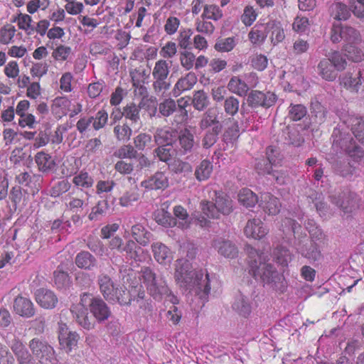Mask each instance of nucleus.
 I'll return each instance as SVG.
<instances>
[{"mask_svg": "<svg viewBox=\"0 0 364 364\" xmlns=\"http://www.w3.org/2000/svg\"><path fill=\"white\" fill-rule=\"evenodd\" d=\"M249 273L255 279H261L264 285L277 291H284L286 282L282 274L271 264H267L268 255L252 246H247Z\"/></svg>", "mask_w": 364, "mask_h": 364, "instance_id": "1", "label": "nucleus"}, {"mask_svg": "<svg viewBox=\"0 0 364 364\" xmlns=\"http://www.w3.org/2000/svg\"><path fill=\"white\" fill-rule=\"evenodd\" d=\"M301 230V225L291 218H285L282 221L280 230L284 241L294 247L303 257L311 262L318 261L322 256L316 243L319 239L309 238L306 233L300 232Z\"/></svg>", "mask_w": 364, "mask_h": 364, "instance_id": "2", "label": "nucleus"}, {"mask_svg": "<svg viewBox=\"0 0 364 364\" xmlns=\"http://www.w3.org/2000/svg\"><path fill=\"white\" fill-rule=\"evenodd\" d=\"M176 284L185 291L194 293L201 300H206L210 291L209 274L205 278L202 271L192 269L188 261L183 259H177L174 272Z\"/></svg>", "mask_w": 364, "mask_h": 364, "instance_id": "3", "label": "nucleus"}, {"mask_svg": "<svg viewBox=\"0 0 364 364\" xmlns=\"http://www.w3.org/2000/svg\"><path fill=\"white\" fill-rule=\"evenodd\" d=\"M330 38L333 43L344 41L343 51L348 60L356 63L363 60L364 53L357 46L361 42V36L355 28L336 23L332 25Z\"/></svg>", "mask_w": 364, "mask_h": 364, "instance_id": "4", "label": "nucleus"}, {"mask_svg": "<svg viewBox=\"0 0 364 364\" xmlns=\"http://www.w3.org/2000/svg\"><path fill=\"white\" fill-rule=\"evenodd\" d=\"M140 280L149 294L156 301L165 299L173 304L178 303V298L172 293L166 282L162 278H157L156 273L150 267H144L141 269Z\"/></svg>", "mask_w": 364, "mask_h": 364, "instance_id": "5", "label": "nucleus"}, {"mask_svg": "<svg viewBox=\"0 0 364 364\" xmlns=\"http://www.w3.org/2000/svg\"><path fill=\"white\" fill-rule=\"evenodd\" d=\"M80 304L89 309L98 322L107 320L111 315V311L107 304L100 297H95L90 293H83L80 296Z\"/></svg>", "mask_w": 364, "mask_h": 364, "instance_id": "6", "label": "nucleus"}, {"mask_svg": "<svg viewBox=\"0 0 364 364\" xmlns=\"http://www.w3.org/2000/svg\"><path fill=\"white\" fill-rule=\"evenodd\" d=\"M71 105V100L68 97L65 96L57 97L52 102L50 110L57 119H60L68 114L70 117H73L82 112V106L80 103L74 105L72 109Z\"/></svg>", "mask_w": 364, "mask_h": 364, "instance_id": "7", "label": "nucleus"}, {"mask_svg": "<svg viewBox=\"0 0 364 364\" xmlns=\"http://www.w3.org/2000/svg\"><path fill=\"white\" fill-rule=\"evenodd\" d=\"M28 347L38 364L53 363L55 359V350L47 342L34 338L29 341Z\"/></svg>", "mask_w": 364, "mask_h": 364, "instance_id": "8", "label": "nucleus"}, {"mask_svg": "<svg viewBox=\"0 0 364 364\" xmlns=\"http://www.w3.org/2000/svg\"><path fill=\"white\" fill-rule=\"evenodd\" d=\"M169 69V64L166 60L161 59L156 62L152 70V76L154 79L153 88L156 92L159 93L168 89L169 84L166 82V79L170 72Z\"/></svg>", "mask_w": 364, "mask_h": 364, "instance_id": "9", "label": "nucleus"}, {"mask_svg": "<svg viewBox=\"0 0 364 364\" xmlns=\"http://www.w3.org/2000/svg\"><path fill=\"white\" fill-rule=\"evenodd\" d=\"M80 335L76 331L69 329L65 323H60L58 328V341L61 349L70 353L77 347Z\"/></svg>", "mask_w": 364, "mask_h": 364, "instance_id": "10", "label": "nucleus"}, {"mask_svg": "<svg viewBox=\"0 0 364 364\" xmlns=\"http://www.w3.org/2000/svg\"><path fill=\"white\" fill-rule=\"evenodd\" d=\"M267 159H259L255 165V168L259 175H271L273 166H277L280 161L278 150L269 146L266 150Z\"/></svg>", "mask_w": 364, "mask_h": 364, "instance_id": "11", "label": "nucleus"}, {"mask_svg": "<svg viewBox=\"0 0 364 364\" xmlns=\"http://www.w3.org/2000/svg\"><path fill=\"white\" fill-rule=\"evenodd\" d=\"M200 208L202 212L208 218L218 219L221 215H225V211L228 209V202L225 197L216 196L215 203L202 200Z\"/></svg>", "mask_w": 364, "mask_h": 364, "instance_id": "12", "label": "nucleus"}, {"mask_svg": "<svg viewBox=\"0 0 364 364\" xmlns=\"http://www.w3.org/2000/svg\"><path fill=\"white\" fill-rule=\"evenodd\" d=\"M43 178L40 175L30 173L28 172H21L16 176V181L24 187L28 194L33 196L37 194L41 188Z\"/></svg>", "mask_w": 364, "mask_h": 364, "instance_id": "13", "label": "nucleus"}, {"mask_svg": "<svg viewBox=\"0 0 364 364\" xmlns=\"http://www.w3.org/2000/svg\"><path fill=\"white\" fill-rule=\"evenodd\" d=\"M269 228L259 218H252L247 221L244 233L248 238L260 240L269 233Z\"/></svg>", "mask_w": 364, "mask_h": 364, "instance_id": "14", "label": "nucleus"}, {"mask_svg": "<svg viewBox=\"0 0 364 364\" xmlns=\"http://www.w3.org/2000/svg\"><path fill=\"white\" fill-rule=\"evenodd\" d=\"M277 99L276 95L273 92L253 90L249 94L247 102L252 107H262L267 108L274 105Z\"/></svg>", "mask_w": 364, "mask_h": 364, "instance_id": "15", "label": "nucleus"}, {"mask_svg": "<svg viewBox=\"0 0 364 364\" xmlns=\"http://www.w3.org/2000/svg\"><path fill=\"white\" fill-rule=\"evenodd\" d=\"M11 349L16 358L18 364H36L31 354L20 339L15 338L12 341Z\"/></svg>", "mask_w": 364, "mask_h": 364, "instance_id": "16", "label": "nucleus"}, {"mask_svg": "<svg viewBox=\"0 0 364 364\" xmlns=\"http://www.w3.org/2000/svg\"><path fill=\"white\" fill-rule=\"evenodd\" d=\"M35 299L40 306L46 309H54L58 299L55 294L47 289L41 288L35 293Z\"/></svg>", "mask_w": 364, "mask_h": 364, "instance_id": "17", "label": "nucleus"}, {"mask_svg": "<svg viewBox=\"0 0 364 364\" xmlns=\"http://www.w3.org/2000/svg\"><path fill=\"white\" fill-rule=\"evenodd\" d=\"M259 206L269 215H275L280 211L281 203L279 199L269 193H263L260 196Z\"/></svg>", "mask_w": 364, "mask_h": 364, "instance_id": "18", "label": "nucleus"}, {"mask_svg": "<svg viewBox=\"0 0 364 364\" xmlns=\"http://www.w3.org/2000/svg\"><path fill=\"white\" fill-rule=\"evenodd\" d=\"M151 249L155 260L160 264H166L173 259L171 250L161 242H155L151 244Z\"/></svg>", "mask_w": 364, "mask_h": 364, "instance_id": "19", "label": "nucleus"}, {"mask_svg": "<svg viewBox=\"0 0 364 364\" xmlns=\"http://www.w3.org/2000/svg\"><path fill=\"white\" fill-rule=\"evenodd\" d=\"M14 312L25 318H31L35 314V308L33 302L28 298L18 296L14 301Z\"/></svg>", "mask_w": 364, "mask_h": 364, "instance_id": "20", "label": "nucleus"}, {"mask_svg": "<svg viewBox=\"0 0 364 364\" xmlns=\"http://www.w3.org/2000/svg\"><path fill=\"white\" fill-rule=\"evenodd\" d=\"M168 186V177L161 171H157L154 175L141 183V186L146 190L165 189Z\"/></svg>", "mask_w": 364, "mask_h": 364, "instance_id": "21", "label": "nucleus"}, {"mask_svg": "<svg viewBox=\"0 0 364 364\" xmlns=\"http://www.w3.org/2000/svg\"><path fill=\"white\" fill-rule=\"evenodd\" d=\"M335 144H338L341 150L348 153L350 156L355 157L356 159L363 156V151L355 144V141L351 137L334 139L333 145Z\"/></svg>", "mask_w": 364, "mask_h": 364, "instance_id": "22", "label": "nucleus"}, {"mask_svg": "<svg viewBox=\"0 0 364 364\" xmlns=\"http://www.w3.org/2000/svg\"><path fill=\"white\" fill-rule=\"evenodd\" d=\"M70 311L72 314L75 315L76 321L82 328L90 330L95 327V321H92L87 312V308H83L80 304L71 306Z\"/></svg>", "mask_w": 364, "mask_h": 364, "instance_id": "23", "label": "nucleus"}, {"mask_svg": "<svg viewBox=\"0 0 364 364\" xmlns=\"http://www.w3.org/2000/svg\"><path fill=\"white\" fill-rule=\"evenodd\" d=\"M197 80V76L194 73H188L185 76L178 79L175 84L173 90V95L178 96L183 92L190 90L196 84Z\"/></svg>", "mask_w": 364, "mask_h": 364, "instance_id": "24", "label": "nucleus"}, {"mask_svg": "<svg viewBox=\"0 0 364 364\" xmlns=\"http://www.w3.org/2000/svg\"><path fill=\"white\" fill-rule=\"evenodd\" d=\"M364 79V73L360 70L355 75L351 73H346L340 77L341 85L351 92H357L361 85V80Z\"/></svg>", "mask_w": 364, "mask_h": 364, "instance_id": "25", "label": "nucleus"}, {"mask_svg": "<svg viewBox=\"0 0 364 364\" xmlns=\"http://www.w3.org/2000/svg\"><path fill=\"white\" fill-rule=\"evenodd\" d=\"M9 194V199L13 204L15 210L18 208H23L26 206L28 203V193L24 191L23 192L22 188L18 186H16L11 188Z\"/></svg>", "mask_w": 364, "mask_h": 364, "instance_id": "26", "label": "nucleus"}, {"mask_svg": "<svg viewBox=\"0 0 364 364\" xmlns=\"http://www.w3.org/2000/svg\"><path fill=\"white\" fill-rule=\"evenodd\" d=\"M129 75L132 78L133 87L136 89H139L141 95L146 93V88L144 86V83L149 76L147 71L144 68H138L132 70L129 72Z\"/></svg>", "mask_w": 364, "mask_h": 364, "instance_id": "27", "label": "nucleus"}, {"mask_svg": "<svg viewBox=\"0 0 364 364\" xmlns=\"http://www.w3.org/2000/svg\"><path fill=\"white\" fill-rule=\"evenodd\" d=\"M344 123L351 127L352 132L356 139L364 144V119L356 116H349Z\"/></svg>", "mask_w": 364, "mask_h": 364, "instance_id": "28", "label": "nucleus"}, {"mask_svg": "<svg viewBox=\"0 0 364 364\" xmlns=\"http://www.w3.org/2000/svg\"><path fill=\"white\" fill-rule=\"evenodd\" d=\"M98 284L104 298L109 302L113 300L116 288L112 279L107 274H100L98 277Z\"/></svg>", "mask_w": 364, "mask_h": 364, "instance_id": "29", "label": "nucleus"}, {"mask_svg": "<svg viewBox=\"0 0 364 364\" xmlns=\"http://www.w3.org/2000/svg\"><path fill=\"white\" fill-rule=\"evenodd\" d=\"M318 73L326 81H333L338 76V72L327 58L320 60L317 66Z\"/></svg>", "mask_w": 364, "mask_h": 364, "instance_id": "30", "label": "nucleus"}, {"mask_svg": "<svg viewBox=\"0 0 364 364\" xmlns=\"http://www.w3.org/2000/svg\"><path fill=\"white\" fill-rule=\"evenodd\" d=\"M140 194L136 186L127 187L119 198V203L122 207H129L139 200Z\"/></svg>", "mask_w": 364, "mask_h": 364, "instance_id": "31", "label": "nucleus"}, {"mask_svg": "<svg viewBox=\"0 0 364 364\" xmlns=\"http://www.w3.org/2000/svg\"><path fill=\"white\" fill-rule=\"evenodd\" d=\"M136 291V287H132L131 290L123 289L121 288H116L114 294L113 300H110L109 302L118 303L120 305H128L131 301L134 299L135 294Z\"/></svg>", "mask_w": 364, "mask_h": 364, "instance_id": "32", "label": "nucleus"}, {"mask_svg": "<svg viewBox=\"0 0 364 364\" xmlns=\"http://www.w3.org/2000/svg\"><path fill=\"white\" fill-rule=\"evenodd\" d=\"M132 235L137 243L142 246H147L151 240V233L146 230L140 223L132 227Z\"/></svg>", "mask_w": 364, "mask_h": 364, "instance_id": "33", "label": "nucleus"}, {"mask_svg": "<svg viewBox=\"0 0 364 364\" xmlns=\"http://www.w3.org/2000/svg\"><path fill=\"white\" fill-rule=\"evenodd\" d=\"M75 262L77 267L88 270L94 268L97 264L95 257L87 251L79 252L75 257Z\"/></svg>", "mask_w": 364, "mask_h": 364, "instance_id": "34", "label": "nucleus"}, {"mask_svg": "<svg viewBox=\"0 0 364 364\" xmlns=\"http://www.w3.org/2000/svg\"><path fill=\"white\" fill-rule=\"evenodd\" d=\"M167 208L168 205L166 206V208L162 207L157 210L154 213V220L160 225L165 228H171L176 225V220L166 210Z\"/></svg>", "mask_w": 364, "mask_h": 364, "instance_id": "35", "label": "nucleus"}, {"mask_svg": "<svg viewBox=\"0 0 364 364\" xmlns=\"http://www.w3.org/2000/svg\"><path fill=\"white\" fill-rule=\"evenodd\" d=\"M232 307L233 310L237 311L240 316L245 318L248 317L252 311V306L250 302V299L242 294H240L237 296Z\"/></svg>", "mask_w": 364, "mask_h": 364, "instance_id": "36", "label": "nucleus"}, {"mask_svg": "<svg viewBox=\"0 0 364 364\" xmlns=\"http://www.w3.org/2000/svg\"><path fill=\"white\" fill-rule=\"evenodd\" d=\"M178 141L183 154L191 152L195 143L193 134L188 129L181 130L178 135Z\"/></svg>", "mask_w": 364, "mask_h": 364, "instance_id": "37", "label": "nucleus"}, {"mask_svg": "<svg viewBox=\"0 0 364 364\" xmlns=\"http://www.w3.org/2000/svg\"><path fill=\"white\" fill-rule=\"evenodd\" d=\"M146 6L141 4L137 6L135 11L129 16V21L127 24V27H132L134 24L136 28H141L143 26V21L148 14Z\"/></svg>", "mask_w": 364, "mask_h": 364, "instance_id": "38", "label": "nucleus"}, {"mask_svg": "<svg viewBox=\"0 0 364 364\" xmlns=\"http://www.w3.org/2000/svg\"><path fill=\"white\" fill-rule=\"evenodd\" d=\"M72 182L77 188L88 189L92 187L94 179L87 171L82 170L75 173Z\"/></svg>", "mask_w": 364, "mask_h": 364, "instance_id": "39", "label": "nucleus"}, {"mask_svg": "<svg viewBox=\"0 0 364 364\" xmlns=\"http://www.w3.org/2000/svg\"><path fill=\"white\" fill-rule=\"evenodd\" d=\"M267 27L271 41L274 45L278 44L284 39V31L280 22L272 21L268 23Z\"/></svg>", "mask_w": 364, "mask_h": 364, "instance_id": "40", "label": "nucleus"}, {"mask_svg": "<svg viewBox=\"0 0 364 364\" xmlns=\"http://www.w3.org/2000/svg\"><path fill=\"white\" fill-rule=\"evenodd\" d=\"M181 26L180 18L173 14L168 15L164 20V31L168 36H173L179 31Z\"/></svg>", "mask_w": 364, "mask_h": 364, "instance_id": "41", "label": "nucleus"}, {"mask_svg": "<svg viewBox=\"0 0 364 364\" xmlns=\"http://www.w3.org/2000/svg\"><path fill=\"white\" fill-rule=\"evenodd\" d=\"M331 16L336 20L337 21L334 22L333 25L336 23H339L340 21H346L347 20L350 16V11L347 8V6L338 2L333 4L331 7Z\"/></svg>", "mask_w": 364, "mask_h": 364, "instance_id": "42", "label": "nucleus"}, {"mask_svg": "<svg viewBox=\"0 0 364 364\" xmlns=\"http://www.w3.org/2000/svg\"><path fill=\"white\" fill-rule=\"evenodd\" d=\"M32 21L31 16L22 13L17 14L14 19V22L17 23L18 28L24 31L28 36L33 34V26L31 25Z\"/></svg>", "mask_w": 364, "mask_h": 364, "instance_id": "43", "label": "nucleus"}, {"mask_svg": "<svg viewBox=\"0 0 364 364\" xmlns=\"http://www.w3.org/2000/svg\"><path fill=\"white\" fill-rule=\"evenodd\" d=\"M213 171V165L209 160L204 159L196 167L195 176L198 181H203L208 179Z\"/></svg>", "mask_w": 364, "mask_h": 364, "instance_id": "44", "label": "nucleus"}, {"mask_svg": "<svg viewBox=\"0 0 364 364\" xmlns=\"http://www.w3.org/2000/svg\"><path fill=\"white\" fill-rule=\"evenodd\" d=\"M238 200L247 208L254 207L259 203L258 197L249 188H242L238 194Z\"/></svg>", "mask_w": 364, "mask_h": 364, "instance_id": "45", "label": "nucleus"}, {"mask_svg": "<svg viewBox=\"0 0 364 364\" xmlns=\"http://www.w3.org/2000/svg\"><path fill=\"white\" fill-rule=\"evenodd\" d=\"M289 250L282 245L277 246L273 252L274 259L282 266H287L292 259Z\"/></svg>", "mask_w": 364, "mask_h": 364, "instance_id": "46", "label": "nucleus"}, {"mask_svg": "<svg viewBox=\"0 0 364 364\" xmlns=\"http://www.w3.org/2000/svg\"><path fill=\"white\" fill-rule=\"evenodd\" d=\"M35 161L38 169L41 171H48L55 165V162L52 157L43 151H39L36 154Z\"/></svg>", "mask_w": 364, "mask_h": 364, "instance_id": "47", "label": "nucleus"}, {"mask_svg": "<svg viewBox=\"0 0 364 364\" xmlns=\"http://www.w3.org/2000/svg\"><path fill=\"white\" fill-rule=\"evenodd\" d=\"M122 252H125L127 257L131 259L141 261L140 253L143 252L144 250L138 246L134 240H129L125 245L122 247Z\"/></svg>", "mask_w": 364, "mask_h": 364, "instance_id": "48", "label": "nucleus"}, {"mask_svg": "<svg viewBox=\"0 0 364 364\" xmlns=\"http://www.w3.org/2000/svg\"><path fill=\"white\" fill-rule=\"evenodd\" d=\"M311 202L314 204L316 211L319 215L322 218H326L328 214V207L323 201V197L322 194L317 192H313L311 195L309 196Z\"/></svg>", "mask_w": 364, "mask_h": 364, "instance_id": "49", "label": "nucleus"}, {"mask_svg": "<svg viewBox=\"0 0 364 364\" xmlns=\"http://www.w3.org/2000/svg\"><path fill=\"white\" fill-rule=\"evenodd\" d=\"M201 16L207 19L218 21L223 17V14L219 6L212 4H205L203 6V11Z\"/></svg>", "mask_w": 364, "mask_h": 364, "instance_id": "50", "label": "nucleus"}, {"mask_svg": "<svg viewBox=\"0 0 364 364\" xmlns=\"http://www.w3.org/2000/svg\"><path fill=\"white\" fill-rule=\"evenodd\" d=\"M71 55L72 48L63 44L58 45L52 52V57L57 62L67 61Z\"/></svg>", "mask_w": 364, "mask_h": 364, "instance_id": "51", "label": "nucleus"}, {"mask_svg": "<svg viewBox=\"0 0 364 364\" xmlns=\"http://www.w3.org/2000/svg\"><path fill=\"white\" fill-rule=\"evenodd\" d=\"M208 20V19L202 17V16L196 19L194 26L197 32L205 35H211L213 33L215 26L213 23Z\"/></svg>", "mask_w": 364, "mask_h": 364, "instance_id": "52", "label": "nucleus"}, {"mask_svg": "<svg viewBox=\"0 0 364 364\" xmlns=\"http://www.w3.org/2000/svg\"><path fill=\"white\" fill-rule=\"evenodd\" d=\"M134 144L139 151H144L152 147V136L147 133H140L134 138Z\"/></svg>", "mask_w": 364, "mask_h": 364, "instance_id": "53", "label": "nucleus"}, {"mask_svg": "<svg viewBox=\"0 0 364 364\" xmlns=\"http://www.w3.org/2000/svg\"><path fill=\"white\" fill-rule=\"evenodd\" d=\"M229 90L240 96H242L247 92L248 85L240 78L234 77L229 81Z\"/></svg>", "mask_w": 364, "mask_h": 364, "instance_id": "54", "label": "nucleus"}, {"mask_svg": "<svg viewBox=\"0 0 364 364\" xmlns=\"http://www.w3.org/2000/svg\"><path fill=\"white\" fill-rule=\"evenodd\" d=\"M169 169L175 173L189 174L192 173L193 168L191 165L186 161L180 159H175L168 164Z\"/></svg>", "mask_w": 364, "mask_h": 364, "instance_id": "55", "label": "nucleus"}, {"mask_svg": "<svg viewBox=\"0 0 364 364\" xmlns=\"http://www.w3.org/2000/svg\"><path fill=\"white\" fill-rule=\"evenodd\" d=\"M193 34V31L188 28H181L178 31L177 41L179 47L183 49L189 48L191 42V37Z\"/></svg>", "mask_w": 364, "mask_h": 364, "instance_id": "56", "label": "nucleus"}, {"mask_svg": "<svg viewBox=\"0 0 364 364\" xmlns=\"http://www.w3.org/2000/svg\"><path fill=\"white\" fill-rule=\"evenodd\" d=\"M327 59L331 61V65L337 72L342 71L346 68L347 61L345 57L338 51L331 53Z\"/></svg>", "mask_w": 364, "mask_h": 364, "instance_id": "57", "label": "nucleus"}, {"mask_svg": "<svg viewBox=\"0 0 364 364\" xmlns=\"http://www.w3.org/2000/svg\"><path fill=\"white\" fill-rule=\"evenodd\" d=\"M132 131L129 126L124 123L117 124L114 127V134L117 140L122 141H128L132 136Z\"/></svg>", "mask_w": 364, "mask_h": 364, "instance_id": "58", "label": "nucleus"}, {"mask_svg": "<svg viewBox=\"0 0 364 364\" xmlns=\"http://www.w3.org/2000/svg\"><path fill=\"white\" fill-rule=\"evenodd\" d=\"M16 30L13 25L7 24L0 30V43L7 45L13 41Z\"/></svg>", "mask_w": 364, "mask_h": 364, "instance_id": "59", "label": "nucleus"}, {"mask_svg": "<svg viewBox=\"0 0 364 364\" xmlns=\"http://www.w3.org/2000/svg\"><path fill=\"white\" fill-rule=\"evenodd\" d=\"M176 110V102L170 98L166 99L159 105V111L163 117H168Z\"/></svg>", "mask_w": 364, "mask_h": 364, "instance_id": "60", "label": "nucleus"}, {"mask_svg": "<svg viewBox=\"0 0 364 364\" xmlns=\"http://www.w3.org/2000/svg\"><path fill=\"white\" fill-rule=\"evenodd\" d=\"M193 105L195 109L199 111L203 110L208 105V97L206 93L203 90L195 92Z\"/></svg>", "mask_w": 364, "mask_h": 364, "instance_id": "61", "label": "nucleus"}, {"mask_svg": "<svg viewBox=\"0 0 364 364\" xmlns=\"http://www.w3.org/2000/svg\"><path fill=\"white\" fill-rule=\"evenodd\" d=\"M181 65L186 70H190L194 68L196 55L191 51L185 50L180 53Z\"/></svg>", "mask_w": 364, "mask_h": 364, "instance_id": "62", "label": "nucleus"}, {"mask_svg": "<svg viewBox=\"0 0 364 364\" xmlns=\"http://www.w3.org/2000/svg\"><path fill=\"white\" fill-rule=\"evenodd\" d=\"M70 188L71 185L67 180H62L53 185L50 194L52 197L57 198L68 192Z\"/></svg>", "mask_w": 364, "mask_h": 364, "instance_id": "63", "label": "nucleus"}, {"mask_svg": "<svg viewBox=\"0 0 364 364\" xmlns=\"http://www.w3.org/2000/svg\"><path fill=\"white\" fill-rule=\"evenodd\" d=\"M107 208V202L105 200L99 201L91 210L88 215L90 220H98L105 213Z\"/></svg>", "mask_w": 364, "mask_h": 364, "instance_id": "64", "label": "nucleus"}]
</instances>
